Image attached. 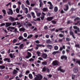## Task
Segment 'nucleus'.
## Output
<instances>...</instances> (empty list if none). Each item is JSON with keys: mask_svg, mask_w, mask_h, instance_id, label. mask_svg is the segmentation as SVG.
<instances>
[{"mask_svg": "<svg viewBox=\"0 0 80 80\" xmlns=\"http://www.w3.org/2000/svg\"><path fill=\"white\" fill-rule=\"evenodd\" d=\"M43 77L40 74H38L36 76V77L35 78V80H41L42 79Z\"/></svg>", "mask_w": 80, "mask_h": 80, "instance_id": "1", "label": "nucleus"}, {"mask_svg": "<svg viewBox=\"0 0 80 80\" xmlns=\"http://www.w3.org/2000/svg\"><path fill=\"white\" fill-rule=\"evenodd\" d=\"M73 61L74 62H75V64L78 63L80 66V60L74 58L73 59Z\"/></svg>", "mask_w": 80, "mask_h": 80, "instance_id": "2", "label": "nucleus"}, {"mask_svg": "<svg viewBox=\"0 0 80 80\" xmlns=\"http://www.w3.org/2000/svg\"><path fill=\"white\" fill-rule=\"evenodd\" d=\"M47 3L50 5V6L49 7V9H50V10H52V8H53V5H52V2H51L50 1L48 2H47Z\"/></svg>", "mask_w": 80, "mask_h": 80, "instance_id": "3", "label": "nucleus"}, {"mask_svg": "<svg viewBox=\"0 0 80 80\" xmlns=\"http://www.w3.org/2000/svg\"><path fill=\"white\" fill-rule=\"evenodd\" d=\"M52 65L53 66H56V65H58V62L56 60L52 62Z\"/></svg>", "mask_w": 80, "mask_h": 80, "instance_id": "4", "label": "nucleus"}, {"mask_svg": "<svg viewBox=\"0 0 80 80\" xmlns=\"http://www.w3.org/2000/svg\"><path fill=\"white\" fill-rule=\"evenodd\" d=\"M7 13L8 15H13V11L11 9H9L7 11Z\"/></svg>", "mask_w": 80, "mask_h": 80, "instance_id": "5", "label": "nucleus"}, {"mask_svg": "<svg viewBox=\"0 0 80 80\" xmlns=\"http://www.w3.org/2000/svg\"><path fill=\"white\" fill-rule=\"evenodd\" d=\"M67 56L62 55L61 56V58L62 60H63L64 59L65 60H67Z\"/></svg>", "mask_w": 80, "mask_h": 80, "instance_id": "6", "label": "nucleus"}, {"mask_svg": "<svg viewBox=\"0 0 80 80\" xmlns=\"http://www.w3.org/2000/svg\"><path fill=\"white\" fill-rule=\"evenodd\" d=\"M28 55L26 56V58H29L31 57H32V54L31 53L28 52Z\"/></svg>", "mask_w": 80, "mask_h": 80, "instance_id": "7", "label": "nucleus"}, {"mask_svg": "<svg viewBox=\"0 0 80 80\" xmlns=\"http://www.w3.org/2000/svg\"><path fill=\"white\" fill-rule=\"evenodd\" d=\"M65 7H66V8H64V11H68V10L69 8L68 7V5L67 4H66L65 5Z\"/></svg>", "mask_w": 80, "mask_h": 80, "instance_id": "8", "label": "nucleus"}, {"mask_svg": "<svg viewBox=\"0 0 80 80\" xmlns=\"http://www.w3.org/2000/svg\"><path fill=\"white\" fill-rule=\"evenodd\" d=\"M73 71L75 73H77V72H78V68H74L73 69Z\"/></svg>", "mask_w": 80, "mask_h": 80, "instance_id": "9", "label": "nucleus"}, {"mask_svg": "<svg viewBox=\"0 0 80 80\" xmlns=\"http://www.w3.org/2000/svg\"><path fill=\"white\" fill-rule=\"evenodd\" d=\"M53 19V17H49L47 18V20L48 21H51V20H52V19Z\"/></svg>", "mask_w": 80, "mask_h": 80, "instance_id": "10", "label": "nucleus"}, {"mask_svg": "<svg viewBox=\"0 0 80 80\" xmlns=\"http://www.w3.org/2000/svg\"><path fill=\"white\" fill-rule=\"evenodd\" d=\"M42 57L43 58L45 59L47 57V55L45 53H43L42 56Z\"/></svg>", "mask_w": 80, "mask_h": 80, "instance_id": "11", "label": "nucleus"}, {"mask_svg": "<svg viewBox=\"0 0 80 80\" xmlns=\"http://www.w3.org/2000/svg\"><path fill=\"white\" fill-rule=\"evenodd\" d=\"M73 28L74 29H77V30H78V32H80V28L77 26H73Z\"/></svg>", "mask_w": 80, "mask_h": 80, "instance_id": "12", "label": "nucleus"}, {"mask_svg": "<svg viewBox=\"0 0 80 80\" xmlns=\"http://www.w3.org/2000/svg\"><path fill=\"white\" fill-rule=\"evenodd\" d=\"M4 61H7L8 62V63H10V59L9 58H5L4 59Z\"/></svg>", "mask_w": 80, "mask_h": 80, "instance_id": "13", "label": "nucleus"}, {"mask_svg": "<svg viewBox=\"0 0 80 80\" xmlns=\"http://www.w3.org/2000/svg\"><path fill=\"white\" fill-rule=\"evenodd\" d=\"M18 73V71H17V70L14 69L13 72L12 73L13 75H15V74H17V73Z\"/></svg>", "mask_w": 80, "mask_h": 80, "instance_id": "14", "label": "nucleus"}, {"mask_svg": "<svg viewBox=\"0 0 80 80\" xmlns=\"http://www.w3.org/2000/svg\"><path fill=\"white\" fill-rule=\"evenodd\" d=\"M9 20H11V21H14V18H13L12 17H10L9 18Z\"/></svg>", "mask_w": 80, "mask_h": 80, "instance_id": "15", "label": "nucleus"}, {"mask_svg": "<svg viewBox=\"0 0 80 80\" xmlns=\"http://www.w3.org/2000/svg\"><path fill=\"white\" fill-rule=\"evenodd\" d=\"M8 30H10V29H11V30H14L15 29V28L13 27H10L8 28L7 29Z\"/></svg>", "mask_w": 80, "mask_h": 80, "instance_id": "16", "label": "nucleus"}, {"mask_svg": "<svg viewBox=\"0 0 80 80\" xmlns=\"http://www.w3.org/2000/svg\"><path fill=\"white\" fill-rule=\"evenodd\" d=\"M47 68L46 67H44L42 69V72H45L47 70Z\"/></svg>", "mask_w": 80, "mask_h": 80, "instance_id": "17", "label": "nucleus"}, {"mask_svg": "<svg viewBox=\"0 0 80 80\" xmlns=\"http://www.w3.org/2000/svg\"><path fill=\"white\" fill-rule=\"evenodd\" d=\"M60 53V52H59L58 51H55L52 52V54L55 55V54H57V53Z\"/></svg>", "mask_w": 80, "mask_h": 80, "instance_id": "18", "label": "nucleus"}, {"mask_svg": "<svg viewBox=\"0 0 80 80\" xmlns=\"http://www.w3.org/2000/svg\"><path fill=\"white\" fill-rule=\"evenodd\" d=\"M46 43H52V42L50 40H46Z\"/></svg>", "mask_w": 80, "mask_h": 80, "instance_id": "19", "label": "nucleus"}, {"mask_svg": "<svg viewBox=\"0 0 80 80\" xmlns=\"http://www.w3.org/2000/svg\"><path fill=\"white\" fill-rule=\"evenodd\" d=\"M9 56L11 58H13V57H15V56H14V54H12V53L10 54Z\"/></svg>", "mask_w": 80, "mask_h": 80, "instance_id": "20", "label": "nucleus"}, {"mask_svg": "<svg viewBox=\"0 0 80 80\" xmlns=\"http://www.w3.org/2000/svg\"><path fill=\"white\" fill-rule=\"evenodd\" d=\"M36 13L37 15V17H39L41 15V13L40 12H37V11H36Z\"/></svg>", "mask_w": 80, "mask_h": 80, "instance_id": "21", "label": "nucleus"}, {"mask_svg": "<svg viewBox=\"0 0 80 80\" xmlns=\"http://www.w3.org/2000/svg\"><path fill=\"white\" fill-rule=\"evenodd\" d=\"M6 27H9V26H10L11 25H12V23H6Z\"/></svg>", "mask_w": 80, "mask_h": 80, "instance_id": "22", "label": "nucleus"}, {"mask_svg": "<svg viewBox=\"0 0 80 80\" xmlns=\"http://www.w3.org/2000/svg\"><path fill=\"white\" fill-rule=\"evenodd\" d=\"M5 68V67L3 65L0 66V68L1 70H3V69H4Z\"/></svg>", "mask_w": 80, "mask_h": 80, "instance_id": "23", "label": "nucleus"}, {"mask_svg": "<svg viewBox=\"0 0 80 80\" xmlns=\"http://www.w3.org/2000/svg\"><path fill=\"white\" fill-rule=\"evenodd\" d=\"M24 47V46H23V44H21L20 46V49H23V48Z\"/></svg>", "mask_w": 80, "mask_h": 80, "instance_id": "24", "label": "nucleus"}, {"mask_svg": "<svg viewBox=\"0 0 80 80\" xmlns=\"http://www.w3.org/2000/svg\"><path fill=\"white\" fill-rule=\"evenodd\" d=\"M48 10V8H44L42 9V11L43 12H46V11H47Z\"/></svg>", "mask_w": 80, "mask_h": 80, "instance_id": "25", "label": "nucleus"}, {"mask_svg": "<svg viewBox=\"0 0 80 80\" xmlns=\"http://www.w3.org/2000/svg\"><path fill=\"white\" fill-rule=\"evenodd\" d=\"M25 29L23 28H22L19 29V31H25Z\"/></svg>", "mask_w": 80, "mask_h": 80, "instance_id": "26", "label": "nucleus"}, {"mask_svg": "<svg viewBox=\"0 0 80 80\" xmlns=\"http://www.w3.org/2000/svg\"><path fill=\"white\" fill-rule=\"evenodd\" d=\"M37 53L38 55V57H40V55H41V53L38 51L37 52Z\"/></svg>", "mask_w": 80, "mask_h": 80, "instance_id": "27", "label": "nucleus"}, {"mask_svg": "<svg viewBox=\"0 0 80 80\" xmlns=\"http://www.w3.org/2000/svg\"><path fill=\"white\" fill-rule=\"evenodd\" d=\"M54 11L55 12H57V11H58V8L57 7H56L54 8Z\"/></svg>", "mask_w": 80, "mask_h": 80, "instance_id": "28", "label": "nucleus"}, {"mask_svg": "<svg viewBox=\"0 0 80 80\" xmlns=\"http://www.w3.org/2000/svg\"><path fill=\"white\" fill-rule=\"evenodd\" d=\"M80 20V18L78 17H77L74 19V21H76V20Z\"/></svg>", "mask_w": 80, "mask_h": 80, "instance_id": "29", "label": "nucleus"}, {"mask_svg": "<svg viewBox=\"0 0 80 80\" xmlns=\"http://www.w3.org/2000/svg\"><path fill=\"white\" fill-rule=\"evenodd\" d=\"M47 47L51 49L52 48V46L51 45H47Z\"/></svg>", "mask_w": 80, "mask_h": 80, "instance_id": "30", "label": "nucleus"}, {"mask_svg": "<svg viewBox=\"0 0 80 80\" xmlns=\"http://www.w3.org/2000/svg\"><path fill=\"white\" fill-rule=\"evenodd\" d=\"M26 3L27 5H30V2H29V1L28 0H27L26 1Z\"/></svg>", "mask_w": 80, "mask_h": 80, "instance_id": "31", "label": "nucleus"}, {"mask_svg": "<svg viewBox=\"0 0 80 80\" xmlns=\"http://www.w3.org/2000/svg\"><path fill=\"white\" fill-rule=\"evenodd\" d=\"M75 47H77V48H80V44H76L75 45Z\"/></svg>", "mask_w": 80, "mask_h": 80, "instance_id": "32", "label": "nucleus"}, {"mask_svg": "<svg viewBox=\"0 0 80 80\" xmlns=\"http://www.w3.org/2000/svg\"><path fill=\"white\" fill-rule=\"evenodd\" d=\"M76 77V76H75V75L74 74H72V80L75 79V78Z\"/></svg>", "mask_w": 80, "mask_h": 80, "instance_id": "33", "label": "nucleus"}, {"mask_svg": "<svg viewBox=\"0 0 80 80\" xmlns=\"http://www.w3.org/2000/svg\"><path fill=\"white\" fill-rule=\"evenodd\" d=\"M60 72L62 73H64V72H65V70L60 68Z\"/></svg>", "mask_w": 80, "mask_h": 80, "instance_id": "34", "label": "nucleus"}, {"mask_svg": "<svg viewBox=\"0 0 80 80\" xmlns=\"http://www.w3.org/2000/svg\"><path fill=\"white\" fill-rule=\"evenodd\" d=\"M54 50H58V46H55L54 47Z\"/></svg>", "mask_w": 80, "mask_h": 80, "instance_id": "35", "label": "nucleus"}, {"mask_svg": "<svg viewBox=\"0 0 80 80\" xmlns=\"http://www.w3.org/2000/svg\"><path fill=\"white\" fill-rule=\"evenodd\" d=\"M42 65H47V62L45 61L42 62Z\"/></svg>", "mask_w": 80, "mask_h": 80, "instance_id": "36", "label": "nucleus"}, {"mask_svg": "<svg viewBox=\"0 0 80 80\" xmlns=\"http://www.w3.org/2000/svg\"><path fill=\"white\" fill-rule=\"evenodd\" d=\"M29 77L30 78H31L32 79L33 78V77H32V75L31 74H29Z\"/></svg>", "mask_w": 80, "mask_h": 80, "instance_id": "37", "label": "nucleus"}, {"mask_svg": "<svg viewBox=\"0 0 80 80\" xmlns=\"http://www.w3.org/2000/svg\"><path fill=\"white\" fill-rule=\"evenodd\" d=\"M23 10H24L25 9V6H24V5L22 4L21 6Z\"/></svg>", "mask_w": 80, "mask_h": 80, "instance_id": "38", "label": "nucleus"}, {"mask_svg": "<svg viewBox=\"0 0 80 80\" xmlns=\"http://www.w3.org/2000/svg\"><path fill=\"white\" fill-rule=\"evenodd\" d=\"M69 33L70 35H73L74 34L73 32L72 31H70L69 32Z\"/></svg>", "mask_w": 80, "mask_h": 80, "instance_id": "39", "label": "nucleus"}, {"mask_svg": "<svg viewBox=\"0 0 80 80\" xmlns=\"http://www.w3.org/2000/svg\"><path fill=\"white\" fill-rule=\"evenodd\" d=\"M69 0H63V3H67Z\"/></svg>", "mask_w": 80, "mask_h": 80, "instance_id": "40", "label": "nucleus"}, {"mask_svg": "<svg viewBox=\"0 0 80 80\" xmlns=\"http://www.w3.org/2000/svg\"><path fill=\"white\" fill-rule=\"evenodd\" d=\"M23 76V74H22V72H21V73L19 74V77H20V78H21Z\"/></svg>", "mask_w": 80, "mask_h": 80, "instance_id": "41", "label": "nucleus"}, {"mask_svg": "<svg viewBox=\"0 0 80 80\" xmlns=\"http://www.w3.org/2000/svg\"><path fill=\"white\" fill-rule=\"evenodd\" d=\"M16 11L17 13H19V11H20V9L18 8H17L16 9Z\"/></svg>", "mask_w": 80, "mask_h": 80, "instance_id": "42", "label": "nucleus"}, {"mask_svg": "<svg viewBox=\"0 0 80 80\" xmlns=\"http://www.w3.org/2000/svg\"><path fill=\"white\" fill-rule=\"evenodd\" d=\"M2 12L4 14V15H5V14H6V10H5L3 9L2 10Z\"/></svg>", "mask_w": 80, "mask_h": 80, "instance_id": "43", "label": "nucleus"}, {"mask_svg": "<svg viewBox=\"0 0 80 80\" xmlns=\"http://www.w3.org/2000/svg\"><path fill=\"white\" fill-rule=\"evenodd\" d=\"M32 34H30L28 36L27 38H31V37H32Z\"/></svg>", "mask_w": 80, "mask_h": 80, "instance_id": "44", "label": "nucleus"}, {"mask_svg": "<svg viewBox=\"0 0 80 80\" xmlns=\"http://www.w3.org/2000/svg\"><path fill=\"white\" fill-rule=\"evenodd\" d=\"M27 25H28V27H31V26H32V24L30 23H28Z\"/></svg>", "mask_w": 80, "mask_h": 80, "instance_id": "45", "label": "nucleus"}, {"mask_svg": "<svg viewBox=\"0 0 80 80\" xmlns=\"http://www.w3.org/2000/svg\"><path fill=\"white\" fill-rule=\"evenodd\" d=\"M35 5V4L33 3H31V7H34Z\"/></svg>", "mask_w": 80, "mask_h": 80, "instance_id": "46", "label": "nucleus"}, {"mask_svg": "<svg viewBox=\"0 0 80 80\" xmlns=\"http://www.w3.org/2000/svg\"><path fill=\"white\" fill-rule=\"evenodd\" d=\"M25 9L26 10L25 13L26 14L28 13V9L27 8H26Z\"/></svg>", "mask_w": 80, "mask_h": 80, "instance_id": "47", "label": "nucleus"}, {"mask_svg": "<svg viewBox=\"0 0 80 80\" xmlns=\"http://www.w3.org/2000/svg\"><path fill=\"white\" fill-rule=\"evenodd\" d=\"M44 18H45V16H42L41 17V20H43L44 19Z\"/></svg>", "mask_w": 80, "mask_h": 80, "instance_id": "48", "label": "nucleus"}, {"mask_svg": "<svg viewBox=\"0 0 80 80\" xmlns=\"http://www.w3.org/2000/svg\"><path fill=\"white\" fill-rule=\"evenodd\" d=\"M51 22H52V23H53V24H55V23H56V21L54 20L51 21Z\"/></svg>", "mask_w": 80, "mask_h": 80, "instance_id": "49", "label": "nucleus"}, {"mask_svg": "<svg viewBox=\"0 0 80 80\" xmlns=\"http://www.w3.org/2000/svg\"><path fill=\"white\" fill-rule=\"evenodd\" d=\"M65 39V38H63L62 39H60V42H63V41H64Z\"/></svg>", "mask_w": 80, "mask_h": 80, "instance_id": "50", "label": "nucleus"}, {"mask_svg": "<svg viewBox=\"0 0 80 80\" xmlns=\"http://www.w3.org/2000/svg\"><path fill=\"white\" fill-rule=\"evenodd\" d=\"M29 73L30 71H29V70H28L26 71V74L28 75V73Z\"/></svg>", "mask_w": 80, "mask_h": 80, "instance_id": "51", "label": "nucleus"}, {"mask_svg": "<svg viewBox=\"0 0 80 80\" xmlns=\"http://www.w3.org/2000/svg\"><path fill=\"white\" fill-rule=\"evenodd\" d=\"M23 35H24V37H27V34L26 33H24Z\"/></svg>", "mask_w": 80, "mask_h": 80, "instance_id": "52", "label": "nucleus"}, {"mask_svg": "<svg viewBox=\"0 0 80 80\" xmlns=\"http://www.w3.org/2000/svg\"><path fill=\"white\" fill-rule=\"evenodd\" d=\"M19 40H22V39H23V37L22 36H20L18 38Z\"/></svg>", "mask_w": 80, "mask_h": 80, "instance_id": "53", "label": "nucleus"}, {"mask_svg": "<svg viewBox=\"0 0 80 80\" xmlns=\"http://www.w3.org/2000/svg\"><path fill=\"white\" fill-rule=\"evenodd\" d=\"M27 16L28 17V18H31V16L29 14H27Z\"/></svg>", "mask_w": 80, "mask_h": 80, "instance_id": "54", "label": "nucleus"}, {"mask_svg": "<svg viewBox=\"0 0 80 80\" xmlns=\"http://www.w3.org/2000/svg\"><path fill=\"white\" fill-rule=\"evenodd\" d=\"M37 47H42V44H37Z\"/></svg>", "mask_w": 80, "mask_h": 80, "instance_id": "55", "label": "nucleus"}, {"mask_svg": "<svg viewBox=\"0 0 80 80\" xmlns=\"http://www.w3.org/2000/svg\"><path fill=\"white\" fill-rule=\"evenodd\" d=\"M29 62H31V61H34V59H33V58H31L29 59Z\"/></svg>", "mask_w": 80, "mask_h": 80, "instance_id": "56", "label": "nucleus"}, {"mask_svg": "<svg viewBox=\"0 0 80 80\" xmlns=\"http://www.w3.org/2000/svg\"><path fill=\"white\" fill-rule=\"evenodd\" d=\"M66 41H67V42H68V41H70V38H66Z\"/></svg>", "mask_w": 80, "mask_h": 80, "instance_id": "57", "label": "nucleus"}, {"mask_svg": "<svg viewBox=\"0 0 80 80\" xmlns=\"http://www.w3.org/2000/svg\"><path fill=\"white\" fill-rule=\"evenodd\" d=\"M23 25L25 27H28V25H27V23H24L23 24Z\"/></svg>", "mask_w": 80, "mask_h": 80, "instance_id": "58", "label": "nucleus"}, {"mask_svg": "<svg viewBox=\"0 0 80 80\" xmlns=\"http://www.w3.org/2000/svg\"><path fill=\"white\" fill-rule=\"evenodd\" d=\"M46 70H47V71L48 72H50V69H48V68H46Z\"/></svg>", "mask_w": 80, "mask_h": 80, "instance_id": "59", "label": "nucleus"}, {"mask_svg": "<svg viewBox=\"0 0 80 80\" xmlns=\"http://www.w3.org/2000/svg\"><path fill=\"white\" fill-rule=\"evenodd\" d=\"M36 43H40V41L39 40H36L35 41Z\"/></svg>", "mask_w": 80, "mask_h": 80, "instance_id": "60", "label": "nucleus"}, {"mask_svg": "<svg viewBox=\"0 0 80 80\" xmlns=\"http://www.w3.org/2000/svg\"><path fill=\"white\" fill-rule=\"evenodd\" d=\"M44 29L45 30H47V29H48V27L46 26H45L44 27Z\"/></svg>", "mask_w": 80, "mask_h": 80, "instance_id": "61", "label": "nucleus"}, {"mask_svg": "<svg viewBox=\"0 0 80 80\" xmlns=\"http://www.w3.org/2000/svg\"><path fill=\"white\" fill-rule=\"evenodd\" d=\"M45 52H49V50H47V49H44V50Z\"/></svg>", "mask_w": 80, "mask_h": 80, "instance_id": "62", "label": "nucleus"}, {"mask_svg": "<svg viewBox=\"0 0 80 80\" xmlns=\"http://www.w3.org/2000/svg\"><path fill=\"white\" fill-rule=\"evenodd\" d=\"M5 25V24L4 23L1 24L0 25V27H2L3 26H4V25Z\"/></svg>", "mask_w": 80, "mask_h": 80, "instance_id": "63", "label": "nucleus"}, {"mask_svg": "<svg viewBox=\"0 0 80 80\" xmlns=\"http://www.w3.org/2000/svg\"><path fill=\"white\" fill-rule=\"evenodd\" d=\"M16 25V22H14L12 23L13 26H15V25Z\"/></svg>", "mask_w": 80, "mask_h": 80, "instance_id": "64", "label": "nucleus"}]
</instances>
